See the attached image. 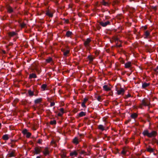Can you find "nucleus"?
I'll return each instance as SVG.
<instances>
[{"label":"nucleus","mask_w":158,"mask_h":158,"mask_svg":"<svg viewBox=\"0 0 158 158\" xmlns=\"http://www.w3.org/2000/svg\"><path fill=\"white\" fill-rule=\"evenodd\" d=\"M149 104V99H144L142 101V104L139 106V107L142 108V105L144 106H148Z\"/></svg>","instance_id":"nucleus-1"},{"label":"nucleus","mask_w":158,"mask_h":158,"mask_svg":"<svg viewBox=\"0 0 158 158\" xmlns=\"http://www.w3.org/2000/svg\"><path fill=\"white\" fill-rule=\"evenodd\" d=\"M152 31L151 29L144 31V38L145 39H149L150 38V33Z\"/></svg>","instance_id":"nucleus-2"},{"label":"nucleus","mask_w":158,"mask_h":158,"mask_svg":"<svg viewBox=\"0 0 158 158\" xmlns=\"http://www.w3.org/2000/svg\"><path fill=\"white\" fill-rule=\"evenodd\" d=\"M22 133L24 135L26 134V137L27 138H29L31 135V133L28 132L26 129H24L22 131Z\"/></svg>","instance_id":"nucleus-3"},{"label":"nucleus","mask_w":158,"mask_h":158,"mask_svg":"<svg viewBox=\"0 0 158 158\" xmlns=\"http://www.w3.org/2000/svg\"><path fill=\"white\" fill-rule=\"evenodd\" d=\"M157 135V133L155 131H152L151 132L149 133V137L151 138Z\"/></svg>","instance_id":"nucleus-4"},{"label":"nucleus","mask_w":158,"mask_h":158,"mask_svg":"<svg viewBox=\"0 0 158 158\" xmlns=\"http://www.w3.org/2000/svg\"><path fill=\"white\" fill-rule=\"evenodd\" d=\"M125 92L124 89L120 88L119 90H117V94L118 95L121 94L123 95Z\"/></svg>","instance_id":"nucleus-5"},{"label":"nucleus","mask_w":158,"mask_h":158,"mask_svg":"<svg viewBox=\"0 0 158 158\" xmlns=\"http://www.w3.org/2000/svg\"><path fill=\"white\" fill-rule=\"evenodd\" d=\"M110 23V22L108 21L105 22H101L100 24L103 27H105L107 25L109 24Z\"/></svg>","instance_id":"nucleus-6"},{"label":"nucleus","mask_w":158,"mask_h":158,"mask_svg":"<svg viewBox=\"0 0 158 158\" xmlns=\"http://www.w3.org/2000/svg\"><path fill=\"white\" fill-rule=\"evenodd\" d=\"M8 35L9 36L12 37L17 35V33L15 32L12 31L9 32Z\"/></svg>","instance_id":"nucleus-7"},{"label":"nucleus","mask_w":158,"mask_h":158,"mask_svg":"<svg viewBox=\"0 0 158 158\" xmlns=\"http://www.w3.org/2000/svg\"><path fill=\"white\" fill-rule=\"evenodd\" d=\"M146 150L148 152H153L155 149L154 148H151L150 146H148V147L147 148Z\"/></svg>","instance_id":"nucleus-8"},{"label":"nucleus","mask_w":158,"mask_h":158,"mask_svg":"<svg viewBox=\"0 0 158 158\" xmlns=\"http://www.w3.org/2000/svg\"><path fill=\"white\" fill-rule=\"evenodd\" d=\"M43 152L45 155H48L49 153L48 148V147H46L45 148L44 151Z\"/></svg>","instance_id":"nucleus-9"},{"label":"nucleus","mask_w":158,"mask_h":158,"mask_svg":"<svg viewBox=\"0 0 158 158\" xmlns=\"http://www.w3.org/2000/svg\"><path fill=\"white\" fill-rule=\"evenodd\" d=\"M41 148H39L37 147H35V153L36 154H39L41 152V150L40 149Z\"/></svg>","instance_id":"nucleus-10"},{"label":"nucleus","mask_w":158,"mask_h":158,"mask_svg":"<svg viewBox=\"0 0 158 158\" xmlns=\"http://www.w3.org/2000/svg\"><path fill=\"white\" fill-rule=\"evenodd\" d=\"M102 4L105 6H109L110 3L108 2H106L104 0H103L102 2Z\"/></svg>","instance_id":"nucleus-11"},{"label":"nucleus","mask_w":158,"mask_h":158,"mask_svg":"<svg viewBox=\"0 0 158 158\" xmlns=\"http://www.w3.org/2000/svg\"><path fill=\"white\" fill-rule=\"evenodd\" d=\"M36 77V75L35 73H31L30 74L29 78L31 79L32 78H35Z\"/></svg>","instance_id":"nucleus-12"},{"label":"nucleus","mask_w":158,"mask_h":158,"mask_svg":"<svg viewBox=\"0 0 158 158\" xmlns=\"http://www.w3.org/2000/svg\"><path fill=\"white\" fill-rule=\"evenodd\" d=\"M77 153L76 151H74L73 152H71L70 154V156H77Z\"/></svg>","instance_id":"nucleus-13"},{"label":"nucleus","mask_w":158,"mask_h":158,"mask_svg":"<svg viewBox=\"0 0 158 158\" xmlns=\"http://www.w3.org/2000/svg\"><path fill=\"white\" fill-rule=\"evenodd\" d=\"M8 156L9 157H12L15 156V152L14 151H12L10 153L8 154Z\"/></svg>","instance_id":"nucleus-14"},{"label":"nucleus","mask_w":158,"mask_h":158,"mask_svg":"<svg viewBox=\"0 0 158 158\" xmlns=\"http://www.w3.org/2000/svg\"><path fill=\"white\" fill-rule=\"evenodd\" d=\"M143 134L144 136H147L149 137V133L148 130H145L143 132Z\"/></svg>","instance_id":"nucleus-15"},{"label":"nucleus","mask_w":158,"mask_h":158,"mask_svg":"<svg viewBox=\"0 0 158 158\" xmlns=\"http://www.w3.org/2000/svg\"><path fill=\"white\" fill-rule=\"evenodd\" d=\"M91 40H86L84 43V44L86 47L89 45V44Z\"/></svg>","instance_id":"nucleus-16"},{"label":"nucleus","mask_w":158,"mask_h":158,"mask_svg":"<svg viewBox=\"0 0 158 158\" xmlns=\"http://www.w3.org/2000/svg\"><path fill=\"white\" fill-rule=\"evenodd\" d=\"M104 89L106 91H109L110 90V89L108 87L107 85H104L103 86Z\"/></svg>","instance_id":"nucleus-17"},{"label":"nucleus","mask_w":158,"mask_h":158,"mask_svg":"<svg viewBox=\"0 0 158 158\" xmlns=\"http://www.w3.org/2000/svg\"><path fill=\"white\" fill-rule=\"evenodd\" d=\"M131 66V63L128 62L125 64V67L126 68H129Z\"/></svg>","instance_id":"nucleus-18"},{"label":"nucleus","mask_w":158,"mask_h":158,"mask_svg":"<svg viewBox=\"0 0 158 158\" xmlns=\"http://www.w3.org/2000/svg\"><path fill=\"white\" fill-rule=\"evenodd\" d=\"M73 142L74 143L77 144L79 143L77 138V137H75V138H74L73 139Z\"/></svg>","instance_id":"nucleus-19"},{"label":"nucleus","mask_w":158,"mask_h":158,"mask_svg":"<svg viewBox=\"0 0 158 158\" xmlns=\"http://www.w3.org/2000/svg\"><path fill=\"white\" fill-rule=\"evenodd\" d=\"M149 85V83H147L144 82L142 85V87L143 88L146 87Z\"/></svg>","instance_id":"nucleus-20"},{"label":"nucleus","mask_w":158,"mask_h":158,"mask_svg":"<svg viewBox=\"0 0 158 158\" xmlns=\"http://www.w3.org/2000/svg\"><path fill=\"white\" fill-rule=\"evenodd\" d=\"M46 15L51 17H52L53 16V14L49 11H48L46 12Z\"/></svg>","instance_id":"nucleus-21"},{"label":"nucleus","mask_w":158,"mask_h":158,"mask_svg":"<svg viewBox=\"0 0 158 158\" xmlns=\"http://www.w3.org/2000/svg\"><path fill=\"white\" fill-rule=\"evenodd\" d=\"M72 33L71 31H68L66 33V35L67 37H70L72 35Z\"/></svg>","instance_id":"nucleus-22"},{"label":"nucleus","mask_w":158,"mask_h":158,"mask_svg":"<svg viewBox=\"0 0 158 158\" xmlns=\"http://www.w3.org/2000/svg\"><path fill=\"white\" fill-rule=\"evenodd\" d=\"M137 114L134 113L131 115V117L132 118H135L137 117Z\"/></svg>","instance_id":"nucleus-23"},{"label":"nucleus","mask_w":158,"mask_h":158,"mask_svg":"<svg viewBox=\"0 0 158 158\" xmlns=\"http://www.w3.org/2000/svg\"><path fill=\"white\" fill-rule=\"evenodd\" d=\"M2 138H3V139L5 140H7L8 139H9L8 135H4L3 136Z\"/></svg>","instance_id":"nucleus-24"},{"label":"nucleus","mask_w":158,"mask_h":158,"mask_svg":"<svg viewBox=\"0 0 158 158\" xmlns=\"http://www.w3.org/2000/svg\"><path fill=\"white\" fill-rule=\"evenodd\" d=\"M28 93L29 95L30 96H32L34 95V92L31 90H28Z\"/></svg>","instance_id":"nucleus-25"},{"label":"nucleus","mask_w":158,"mask_h":158,"mask_svg":"<svg viewBox=\"0 0 158 158\" xmlns=\"http://www.w3.org/2000/svg\"><path fill=\"white\" fill-rule=\"evenodd\" d=\"M98 128L99 129L103 131L104 130V128L103 126L102 125H100L98 126Z\"/></svg>","instance_id":"nucleus-26"},{"label":"nucleus","mask_w":158,"mask_h":158,"mask_svg":"<svg viewBox=\"0 0 158 158\" xmlns=\"http://www.w3.org/2000/svg\"><path fill=\"white\" fill-rule=\"evenodd\" d=\"M42 100L41 98H39L35 100V103H38L40 102Z\"/></svg>","instance_id":"nucleus-27"},{"label":"nucleus","mask_w":158,"mask_h":158,"mask_svg":"<svg viewBox=\"0 0 158 158\" xmlns=\"http://www.w3.org/2000/svg\"><path fill=\"white\" fill-rule=\"evenodd\" d=\"M85 113L83 112H81L79 114V116L80 117H82L84 116H85Z\"/></svg>","instance_id":"nucleus-28"},{"label":"nucleus","mask_w":158,"mask_h":158,"mask_svg":"<svg viewBox=\"0 0 158 158\" xmlns=\"http://www.w3.org/2000/svg\"><path fill=\"white\" fill-rule=\"evenodd\" d=\"M7 10L8 12L11 13L13 11V10L12 8L10 7H8L7 8Z\"/></svg>","instance_id":"nucleus-29"},{"label":"nucleus","mask_w":158,"mask_h":158,"mask_svg":"<svg viewBox=\"0 0 158 158\" xmlns=\"http://www.w3.org/2000/svg\"><path fill=\"white\" fill-rule=\"evenodd\" d=\"M47 85L46 84H43L41 86L42 89H43V90H45V89L47 87Z\"/></svg>","instance_id":"nucleus-30"},{"label":"nucleus","mask_w":158,"mask_h":158,"mask_svg":"<svg viewBox=\"0 0 158 158\" xmlns=\"http://www.w3.org/2000/svg\"><path fill=\"white\" fill-rule=\"evenodd\" d=\"M50 124L52 125L55 124L56 123V121L55 120L51 121L50 122Z\"/></svg>","instance_id":"nucleus-31"},{"label":"nucleus","mask_w":158,"mask_h":158,"mask_svg":"<svg viewBox=\"0 0 158 158\" xmlns=\"http://www.w3.org/2000/svg\"><path fill=\"white\" fill-rule=\"evenodd\" d=\"M79 153L81 154L87 155L86 152L84 150H81L79 152Z\"/></svg>","instance_id":"nucleus-32"},{"label":"nucleus","mask_w":158,"mask_h":158,"mask_svg":"<svg viewBox=\"0 0 158 158\" xmlns=\"http://www.w3.org/2000/svg\"><path fill=\"white\" fill-rule=\"evenodd\" d=\"M52 60V58L49 57L48 59H46V61L47 62L49 63Z\"/></svg>","instance_id":"nucleus-33"},{"label":"nucleus","mask_w":158,"mask_h":158,"mask_svg":"<svg viewBox=\"0 0 158 158\" xmlns=\"http://www.w3.org/2000/svg\"><path fill=\"white\" fill-rule=\"evenodd\" d=\"M69 53V50H67L64 52V55L65 56H66Z\"/></svg>","instance_id":"nucleus-34"},{"label":"nucleus","mask_w":158,"mask_h":158,"mask_svg":"<svg viewBox=\"0 0 158 158\" xmlns=\"http://www.w3.org/2000/svg\"><path fill=\"white\" fill-rule=\"evenodd\" d=\"M26 24L24 23H22L20 24V26L22 28H24L25 27Z\"/></svg>","instance_id":"nucleus-35"},{"label":"nucleus","mask_w":158,"mask_h":158,"mask_svg":"<svg viewBox=\"0 0 158 158\" xmlns=\"http://www.w3.org/2000/svg\"><path fill=\"white\" fill-rule=\"evenodd\" d=\"M126 153V151L125 150V149H123V150L121 152V153L125 155V154Z\"/></svg>","instance_id":"nucleus-36"},{"label":"nucleus","mask_w":158,"mask_h":158,"mask_svg":"<svg viewBox=\"0 0 158 158\" xmlns=\"http://www.w3.org/2000/svg\"><path fill=\"white\" fill-rule=\"evenodd\" d=\"M118 3V1H114V2L112 4V5H114L115 4H117Z\"/></svg>","instance_id":"nucleus-37"},{"label":"nucleus","mask_w":158,"mask_h":158,"mask_svg":"<svg viewBox=\"0 0 158 158\" xmlns=\"http://www.w3.org/2000/svg\"><path fill=\"white\" fill-rule=\"evenodd\" d=\"M88 58L91 61H92V60H93V58L92 57L90 56H88Z\"/></svg>","instance_id":"nucleus-38"},{"label":"nucleus","mask_w":158,"mask_h":158,"mask_svg":"<svg viewBox=\"0 0 158 158\" xmlns=\"http://www.w3.org/2000/svg\"><path fill=\"white\" fill-rule=\"evenodd\" d=\"M97 99L98 101H101L102 100L101 97L100 96H98L97 98Z\"/></svg>","instance_id":"nucleus-39"},{"label":"nucleus","mask_w":158,"mask_h":158,"mask_svg":"<svg viewBox=\"0 0 158 158\" xmlns=\"http://www.w3.org/2000/svg\"><path fill=\"white\" fill-rule=\"evenodd\" d=\"M85 103L84 102H82V104H81V106H82L83 107H85Z\"/></svg>","instance_id":"nucleus-40"},{"label":"nucleus","mask_w":158,"mask_h":158,"mask_svg":"<svg viewBox=\"0 0 158 158\" xmlns=\"http://www.w3.org/2000/svg\"><path fill=\"white\" fill-rule=\"evenodd\" d=\"M88 100V99L87 98H85L84 99V101L83 102L85 103Z\"/></svg>","instance_id":"nucleus-41"},{"label":"nucleus","mask_w":158,"mask_h":158,"mask_svg":"<svg viewBox=\"0 0 158 158\" xmlns=\"http://www.w3.org/2000/svg\"><path fill=\"white\" fill-rule=\"evenodd\" d=\"M60 111L62 113V114L64 113V110L63 108H61L60 110Z\"/></svg>","instance_id":"nucleus-42"},{"label":"nucleus","mask_w":158,"mask_h":158,"mask_svg":"<svg viewBox=\"0 0 158 158\" xmlns=\"http://www.w3.org/2000/svg\"><path fill=\"white\" fill-rule=\"evenodd\" d=\"M55 105V103L54 102H52L51 103L50 106H54Z\"/></svg>","instance_id":"nucleus-43"},{"label":"nucleus","mask_w":158,"mask_h":158,"mask_svg":"<svg viewBox=\"0 0 158 158\" xmlns=\"http://www.w3.org/2000/svg\"><path fill=\"white\" fill-rule=\"evenodd\" d=\"M131 96V95L130 94H128L126 96V98H127L128 97H130Z\"/></svg>","instance_id":"nucleus-44"},{"label":"nucleus","mask_w":158,"mask_h":158,"mask_svg":"<svg viewBox=\"0 0 158 158\" xmlns=\"http://www.w3.org/2000/svg\"><path fill=\"white\" fill-rule=\"evenodd\" d=\"M66 156L64 154H63L61 155V156L62 158H64Z\"/></svg>","instance_id":"nucleus-45"},{"label":"nucleus","mask_w":158,"mask_h":158,"mask_svg":"<svg viewBox=\"0 0 158 158\" xmlns=\"http://www.w3.org/2000/svg\"><path fill=\"white\" fill-rule=\"evenodd\" d=\"M42 140L41 139H39L38 141V143H41V142H42Z\"/></svg>","instance_id":"nucleus-46"},{"label":"nucleus","mask_w":158,"mask_h":158,"mask_svg":"<svg viewBox=\"0 0 158 158\" xmlns=\"http://www.w3.org/2000/svg\"><path fill=\"white\" fill-rule=\"evenodd\" d=\"M142 28L144 30H145L147 28V27L145 26L144 27H143Z\"/></svg>","instance_id":"nucleus-47"},{"label":"nucleus","mask_w":158,"mask_h":158,"mask_svg":"<svg viewBox=\"0 0 158 158\" xmlns=\"http://www.w3.org/2000/svg\"><path fill=\"white\" fill-rule=\"evenodd\" d=\"M62 114H61L60 113H59L58 114V116H61L62 115Z\"/></svg>","instance_id":"nucleus-48"},{"label":"nucleus","mask_w":158,"mask_h":158,"mask_svg":"<svg viewBox=\"0 0 158 158\" xmlns=\"http://www.w3.org/2000/svg\"><path fill=\"white\" fill-rule=\"evenodd\" d=\"M158 69V66L156 68L154 69V70L155 71H156Z\"/></svg>","instance_id":"nucleus-49"},{"label":"nucleus","mask_w":158,"mask_h":158,"mask_svg":"<svg viewBox=\"0 0 158 158\" xmlns=\"http://www.w3.org/2000/svg\"><path fill=\"white\" fill-rule=\"evenodd\" d=\"M157 140H157L156 139H155V140H154V142L156 143V142L157 141Z\"/></svg>","instance_id":"nucleus-50"},{"label":"nucleus","mask_w":158,"mask_h":158,"mask_svg":"<svg viewBox=\"0 0 158 158\" xmlns=\"http://www.w3.org/2000/svg\"><path fill=\"white\" fill-rule=\"evenodd\" d=\"M119 38L118 37H117V38H116L114 39V40H119Z\"/></svg>","instance_id":"nucleus-51"},{"label":"nucleus","mask_w":158,"mask_h":158,"mask_svg":"<svg viewBox=\"0 0 158 158\" xmlns=\"http://www.w3.org/2000/svg\"><path fill=\"white\" fill-rule=\"evenodd\" d=\"M130 120H128L125 123H128V122H129L130 121Z\"/></svg>","instance_id":"nucleus-52"},{"label":"nucleus","mask_w":158,"mask_h":158,"mask_svg":"<svg viewBox=\"0 0 158 158\" xmlns=\"http://www.w3.org/2000/svg\"><path fill=\"white\" fill-rule=\"evenodd\" d=\"M51 143H55V142L54 141H52L51 142Z\"/></svg>","instance_id":"nucleus-53"},{"label":"nucleus","mask_w":158,"mask_h":158,"mask_svg":"<svg viewBox=\"0 0 158 158\" xmlns=\"http://www.w3.org/2000/svg\"><path fill=\"white\" fill-rule=\"evenodd\" d=\"M157 74H158V71L157 70L155 71Z\"/></svg>","instance_id":"nucleus-54"},{"label":"nucleus","mask_w":158,"mask_h":158,"mask_svg":"<svg viewBox=\"0 0 158 158\" xmlns=\"http://www.w3.org/2000/svg\"><path fill=\"white\" fill-rule=\"evenodd\" d=\"M117 46H118V47H121V45H118Z\"/></svg>","instance_id":"nucleus-55"},{"label":"nucleus","mask_w":158,"mask_h":158,"mask_svg":"<svg viewBox=\"0 0 158 158\" xmlns=\"http://www.w3.org/2000/svg\"><path fill=\"white\" fill-rule=\"evenodd\" d=\"M36 158H40V156H37Z\"/></svg>","instance_id":"nucleus-56"},{"label":"nucleus","mask_w":158,"mask_h":158,"mask_svg":"<svg viewBox=\"0 0 158 158\" xmlns=\"http://www.w3.org/2000/svg\"><path fill=\"white\" fill-rule=\"evenodd\" d=\"M64 49H62V51L63 52H64Z\"/></svg>","instance_id":"nucleus-57"},{"label":"nucleus","mask_w":158,"mask_h":158,"mask_svg":"<svg viewBox=\"0 0 158 158\" xmlns=\"http://www.w3.org/2000/svg\"><path fill=\"white\" fill-rule=\"evenodd\" d=\"M156 143L158 145V140L156 142Z\"/></svg>","instance_id":"nucleus-58"},{"label":"nucleus","mask_w":158,"mask_h":158,"mask_svg":"<svg viewBox=\"0 0 158 158\" xmlns=\"http://www.w3.org/2000/svg\"><path fill=\"white\" fill-rule=\"evenodd\" d=\"M3 52L4 53H5V51H3Z\"/></svg>","instance_id":"nucleus-59"},{"label":"nucleus","mask_w":158,"mask_h":158,"mask_svg":"<svg viewBox=\"0 0 158 158\" xmlns=\"http://www.w3.org/2000/svg\"><path fill=\"white\" fill-rule=\"evenodd\" d=\"M1 123H0V127H1Z\"/></svg>","instance_id":"nucleus-60"},{"label":"nucleus","mask_w":158,"mask_h":158,"mask_svg":"<svg viewBox=\"0 0 158 158\" xmlns=\"http://www.w3.org/2000/svg\"><path fill=\"white\" fill-rule=\"evenodd\" d=\"M3 43H4L5 44H6V43L5 42H4V41H3Z\"/></svg>","instance_id":"nucleus-61"},{"label":"nucleus","mask_w":158,"mask_h":158,"mask_svg":"<svg viewBox=\"0 0 158 158\" xmlns=\"http://www.w3.org/2000/svg\"><path fill=\"white\" fill-rule=\"evenodd\" d=\"M12 44H10V45H12Z\"/></svg>","instance_id":"nucleus-62"},{"label":"nucleus","mask_w":158,"mask_h":158,"mask_svg":"<svg viewBox=\"0 0 158 158\" xmlns=\"http://www.w3.org/2000/svg\"><path fill=\"white\" fill-rule=\"evenodd\" d=\"M87 40H89V39L88 38L87 39Z\"/></svg>","instance_id":"nucleus-63"},{"label":"nucleus","mask_w":158,"mask_h":158,"mask_svg":"<svg viewBox=\"0 0 158 158\" xmlns=\"http://www.w3.org/2000/svg\"><path fill=\"white\" fill-rule=\"evenodd\" d=\"M103 150H105V149H104Z\"/></svg>","instance_id":"nucleus-64"}]
</instances>
